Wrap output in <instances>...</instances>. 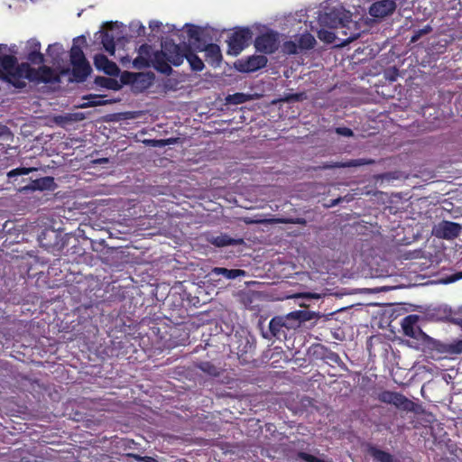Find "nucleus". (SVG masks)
<instances>
[{"instance_id": "1", "label": "nucleus", "mask_w": 462, "mask_h": 462, "mask_svg": "<svg viewBox=\"0 0 462 462\" xmlns=\"http://www.w3.org/2000/svg\"><path fill=\"white\" fill-rule=\"evenodd\" d=\"M34 68L28 62L18 63L17 58L14 55H4L0 57V79L8 82L16 88L26 87L25 80L32 82Z\"/></svg>"}, {"instance_id": "2", "label": "nucleus", "mask_w": 462, "mask_h": 462, "mask_svg": "<svg viewBox=\"0 0 462 462\" xmlns=\"http://www.w3.org/2000/svg\"><path fill=\"white\" fill-rule=\"evenodd\" d=\"M419 320V315L411 314L406 316L401 323L403 334L415 339L418 344V348H421L422 346L423 348L431 350L432 347L436 346L437 340L433 339L421 330L418 325Z\"/></svg>"}, {"instance_id": "3", "label": "nucleus", "mask_w": 462, "mask_h": 462, "mask_svg": "<svg viewBox=\"0 0 462 462\" xmlns=\"http://www.w3.org/2000/svg\"><path fill=\"white\" fill-rule=\"evenodd\" d=\"M173 52L175 53L174 58H172L171 64L175 67H178L183 63L184 59L188 60L190 65V68L194 71H201L204 69V62L194 52L190 44L182 43V44H171L170 46Z\"/></svg>"}, {"instance_id": "4", "label": "nucleus", "mask_w": 462, "mask_h": 462, "mask_svg": "<svg viewBox=\"0 0 462 462\" xmlns=\"http://www.w3.org/2000/svg\"><path fill=\"white\" fill-rule=\"evenodd\" d=\"M300 325L298 315L291 313L286 317L276 316L269 322V331L273 337L277 340H285L288 333L291 329H295Z\"/></svg>"}, {"instance_id": "5", "label": "nucleus", "mask_w": 462, "mask_h": 462, "mask_svg": "<svg viewBox=\"0 0 462 462\" xmlns=\"http://www.w3.org/2000/svg\"><path fill=\"white\" fill-rule=\"evenodd\" d=\"M171 44H176L172 40L165 41L162 45V51H156L153 52L151 60L152 66L160 73L170 76L172 73V68L169 63L171 64L172 58L175 53L170 48Z\"/></svg>"}, {"instance_id": "6", "label": "nucleus", "mask_w": 462, "mask_h": 462, "mask_svg": "<svg viewBox=\"0 0 462 462\" xmlns=\"http://www.w3.org/2000/svg\"><path fill=\"white\" fill-rule=\"evenodd\" d=\"M252 32L248 28H238L228 38L227 54L236 56L249 45Z\"/></svg>"}, {"instance_id": "7", "label": "nucleus", "mask_w": 462, "mask_h": 462, "mask_svg": "<svg viewBox=\"0 0 462 462\" xmlns=\"http://www.w3.org/2000/svg\"><path fill=\"white\" fill-rule=\"evenodd\" d=\"M361 35V29L358 23L351 19L350 15H346L343 24L337 31V40L343 46L347 45L351 42L358 39Z\"/></svg>"}, {"instance_id": "8", "label": "nucleus", "mask_w": 462, "mask_h": 462, "mask_svg": "<svg viewBox=\"0 0 462 462\" xmlns=\"http://www.w3.org/2000/svg\"><path fill=\"white\" fill-rule=\"evenodd\" d=\"M378 400L382 402L387 404H393L396 408L406 411H413L415 403L405 397L403 394L392 392V391H383L378 395Z\"/></svg>"}, {"instance_id": "9", "label": "nucleus", "mask_w": 462, "mask_h": 462, "mask_svg": "<svg viewBox=\"0 0 462 462\" xmlns=\"http://www.w3.org/2000/svg\"><path fill=\"white\" fill-rule=\"evenodd\" d=\"M267 61L268 60L264 55H252L238 60L235 66L239 72L251 73L264 68Z\"/></svg>"}, {"instance_id": "10", "label": "nucleus", "mask_w": 462, "mask_h": 462, "mask_svg": "<svg viewBox=\"0 0 462 462\" xmlns=\"http://www.w3.org/2000/svg\"><path fill=\"white\" fill-rule=\"evenodd\" d=\"M254 46L260 52L266 54L273 53L278 49L277 33L270 32L257 36L254 41Z\"/></svg>"}, {"instance_id": "11", "label": "nucleus", "mask_w": 462, "mask_h": 462, "mask_svg": "<svg viewBox=\"0 0 462 462\" xmlns=\"http://www.w3.org/2000/svg\"><path fill=\"white\" fill-rule=\"evenodd\" d=\"M346 15L347 14H346L344 10L333 8L329 12H326L324 14L320 15L319 22L324 27L338 31Z\"/></svg>"}, {"instance_id": "12", "label": "nucleus", "mask_w": 462, "mask_h": 462, "mask_svg": "<svg viewBox=\"0 0 462 462\" xmlns=\"http://www.w3.org/2000/svg\"><path fill=\"white\" fill-rule=\"evenodd\" d=\"M461 226L459 224L443 220L435 226L433 233L437 237L444 239H454L459 236Z\"/></svg>"}, {"instance_id": "13", "label": "nucleus", "mask_w": 462, "mask_h": 462, "mask_svg": "<svg viewBox=\"0 0 462 462\" xmlns=\"http://www.w3.org/2000/svg\"><path fill=\"white\" fill-rule=\"evenodd\" d=\"M28 183L23 186H20V190H51L53 191L57 188V184L55 183V180L53 177L46 176L39 179H29Z\"/></svg>"}, {"instance_id": "14", "label": "nucleus", "mask_w": 462, "mask_h": 462, "mask_svg": "<svg viewBox=\"0 0 462 462\" xmlns=\"http://www.w3.org/2000/svg\"><path fill=\"white\" fill-rule=\"evenodd\" d=\"M396 7L394 0H379L369 7V14L374 18H383L393 14Z\"/></svg>"}, {"instance_id": "15", "label": "nucleus", "mask_w": 462, "mask_h": 462, "mask_svg": "<svg viewBox=\"0 0 462 462\" xmlns=\"http://www.w3.org/2000/svg\"><path fill=\"white\" fill-rule=\"evenodd\" d=\"M187 35L189 40V44L194 48V51H198L199 45L208 44L207 40L208 33L205 29L194 24H187Z\"/></svg>"}, {"instance_id": "16", "label": "nucleus", "mask_w": 462, "mask_h": 462, "mask_svg": "<svg viewBox=\"0 0 462 462\" xmlns=\"http://www.w3.org/2000/svg\"><path fill=\"white\" fill-rule=\"evenodd\" d=\"M32 82L36 83H58L60 82V76L54 71L53 69L42 65L38 69H34V73H32Z\"/></svg>"}, {"instance_id": "17", "label": "nucleus", "mask_w": 462, "mask_h": 462, "mask_svg": "<svg viewBox=\"0 0 462 462\" xmlns=\"http://www.w3.org/2000/svg\"><path fill=\"white\" fill-rule=\"evenodd\" d=\"M313 355L329 365H339L342 362L338 354L321 344L313 346Z\"/></svg>"}, {"instance_id": "18", "label": "nucleus", "mask_w": 462, "mask_h": 462, "mask_svg": "<svg viewBox=\"0 0 462 462\" xmlns=\"http://www.w3.org/2000/svg\"><path fill=\"white\" fill-rule=\"evenodd\" d=\"M94 64L97 69L102 70L109 76H117L120 72L118 66L104 54H97L94 58Z\"/></svg>"}, {"instance_id": "19", "label": "nucleus", "mask_w": 462, "mask_h": 462, "mask_svg": "<svg viewBox=\"0 0 462 462\" xmlns=\"http://www.w3.org/2000/svg\"><path fill=\"white\" fill-rule=\"evenodd\" d=\"M198 51H205L206 60L212 66H217L221 62L222 54L217 44L208 43V45H199Z\"/></svg>"}, {"instance_id": "20", "label": "nucleus", "mask_w": 462, "mask_h": 462, "mask_svg": "<svg viewBox=\"0 0 462 462\" xmlns=\"http://www.w3.org/2000/svg\"><path fill=\"white\" fill-rule=\"evenodd\" d=\"M91 71L92 69L88 61L72 64L71 74L73 80L78 83L84 82Z\"/></svg>"}, {"instance_id": "21", "label": "nucleus", "mask_w": 462, "mask_h": 462, "mask_svg": "<svg viewBox=\"0 0 462 462\" xmlns=\"http://www.w3.org/2000/svg\"><path fill=\"white\" fill-rule=\"evenodd\" d=\"M208 241L217 246V247H225L228 245H240L244 244L243 238H233L226 234H220L217 236H211L208 239Z\"/></svg>"}, {"instance_id": "22", "label": "nucleus", "mask_w": 462, "mask_h": 462, "mask_svg": "<svg viewBox=\"0 0 462 462\" xmlns=\"http://www.w3.org/2000/svg\"><path fill=\"white\" fill-rule=\"evenodd\" d=\"M138 79L136 78L134 87L140 90L148 89L154 82L155 75L154 73L149 72H139L137 74Z\"/></svg>"}, {"instance_id": "23", "label": "nucleus", "mask_w": 462, "mask_h": 462, "mask_svg": "<svg viewBox=\"0 0 462 462\" xmlns=\"http://www.w3.org/2000/svg\"><path fill=\"white\" fill-rule=\"evenodd\" d=\"M245 271L242 269H226L224 267H214L211 270V274L223 275L225 278L228 280H233L237 277L245 276Z\"/></svg>"}, {"instance_id": "24", "label": "nucleus", "mask_w": 462, "mask_h": 462, "mask_svg": "<svg viewBox=\"0 0 462 462\" xmlns=\"http://www.w3.org/2000/svg\"><path fill=\"white\" fill-rule=\"evenodd\" d=\"M431 350H437L439 353L448 352L450 354H462V339H458L448 346H444L439 341H437V345L435 347H432Z\"/></svg>"}, {"instance_id": "25", "label": "nucleus", "mask_w": 462, "mask_h": 462, "mask_svg": "<svg viewBox=\"0 0 462 462\" xmlns=\"http://www.w3.org/2000/svg\"><path fill=\"white\" fill-rule=\"evenodd\" d=\"M368 453L377 461L380 462H398L392 454L387 451L382 450L374 446L368 448Z\"/></svg>"}, {"instance_id": "26", "label": "nucleus", "mask_w": 462, "mask_h": 462, "mask_svg": "<svg viewBox=\"0 0 462 462\" xmlns=\"http://www.w3.org/2000/svg\"><path fill=\"white\" fill-rule=\"evenodd\" d=\"M116 38H117V40L120 39V37H116L112 33H109L107 31L101 32V43L106 51H107L110 55H114L116 51Z\"/></svg>"}, {"instance_id": "27", "label": "nucleus", "mask_w": 462, "mask_h": 462, "mask_svg": "<svg viewBox=\"0 0 462 462\" xmlns=\"http://www.w3.org/2000/svg\"><path fill=\"white\" fill-rule=\"evenodd\" d=\"M94 82L97 86L106 89L118 90L121 88L116 79L103 76L96 77Z\"/></svg>"}, {"instance_id": "28", "label": "nucleus", "mask_w": 462, "mask_h": 462, "mask_svg": "<svg viewBox=\"0 0 462 462\" xmlns=\"http://www.w3.org/2000/svg\"><path fill=\"white\" fill-rule=\"evenodd\" d=\"M297 42H298L300 50L307 51V50H311L314 48V46L316 44V40L312 34L306 32V33L301 34L299 37Z\"/></svg>"}, {"instance_id": "29", "label": "nucleus", "mask_w": 462, "mask_h": 462, "mask_svg": "<svg viewBox=\"0 0 462 462\" xmlns=\"http://www.w3.org/2000/svg\"><path fill=\"white\" fill-rule=\"evenodd\" d=\"M196 366L204 372L205 374L217 377L219 375L220 372L217 366L208 361H201L196 365Z\"/></svg>"}, {"instance_id": "30", "label": "nucleus", "mask_w": 462, "mask_h": 462, "mask_svg": "<svg viewBox=\"0 0 462 462\" xmlns=\"http://www.w3.org/2000/svg\"><path fill=\"white\" fill-rule=\"evenodd\" d=\"M69 58L71 65L88 61L82 49L75 44L70 49Z\"/></svg>"}, {"instance_id": "31", "label": "nucleus", "mask_w": 462, "mask_h": 462, "mask_svg": "<svg viewBox=\"0 0 462 462\" xmlns=\"http://www.w3.org/2000/svg\"><path fill=\"white\" fill-rule=\"evenodd\" d=\"M144 144L152 147H164L166 145L174 144L177 143V138L168 139H145L143 142Z\"/></svg>"}, {"instance_id": "32", "label": "nucleus", "mask_w": 462, "mask_h": 462, "mask_svg": "<svg viewBox=\"0 0 462 462\" xmlns=\"http://www.w3.org/2000/svg\"><path fill=\"white\" fill-rule=\"evenodd\" d=\"M35 171L34 168L18 167L7 172V178L10 182L16 181V178L22 175H27Z\"/></svg>"}, {"instance_id": "33", "label": "nucleus", "mask_w": 462, "mask_h": 462, "mask_svg": "<svg viewBox=\"0 0 462 462\" xmlns=\"http://www.w3.org/2000/svg\"><path fill=\"white\" fill-rule=\"evenodd\" d=\"M372 163H374L373 160L360 158V159L348 160L345 162L340 163L337 166L342 167V168H350V167H360V166H364V165H369Z\"/></svg>"}, {"instance_id": "34", "label": "nucleus", "mask_w": 462, "mask_h": 462, "mask_svg": "<svg viewBox=\"0 0 462 462\" xmlns=\"http://www.w3.org/2000/svg\"><path fill=\"white\" fill-rule=\"evenodd\" d=\"M318 37L320 41L327 43H333L337 39V31L336 32L328 31L326 29H320L318 32Z\"/></svg>"}, {"instance_id": "35", "label": "nucleus", "mask_w": 462, "mask_h": 462, "mask_svg": "<svg viewBox=\"0 0 462 462\" xmlns=\"http://www.w3.org/2000/svg\"><path fill=\"white\" fill-rule=\"evenodd\" d=\"M103 98H104L103 96H97V95L92 96V95H90L88 97V101L87 103L82 104L80 106V107L86 108V107H94V106H98L106 105L107 103V101L104 100Z\"/></svg>"}, {"instance_id": "36", "label": "nucleus", "mask_w": 462, "mask_h": 462, "mask_svg": "<svg viewBox=\"0 0 462 462\" xmlns=\"http://www.w3.org/2000/svg\"><path fill=\"white\" fill-rule=\"evenodd\" d=\"M432 32V27L430 24L425 25L423 28L415 30L411 37L410 42H417L423 35L429 34Z\"/></svg>"}, {"instance_id": "37", "label": "nucleus", "mask_w": 462, "mask_h": 462, "mask_svg": "<svg viewBox=\"0 0 462 462\" xmlns=\"http://www.w3.org/2000/svg\"><path fill=\"white\" fill-rule=\"evenodd\" d=\"M26 59L29 62L40 65L44 62V55L41 51H28Z\"/></svg>"}, {"instance_id": "38", "label": "nucleus", "mask_w": 462, "mask_h": 462, "mask_svg": "<svg viewBox=\"0 0 462 462\" xmlns=\"http://www.w3.org/2000/svg\"><path fill=\"white\" fill-rule=\"evenodd\" d=\"M134 68L142 69L151 66V60L142 55H138L133 61Z\"/></svg>"}, {"instance_id": "39", "label": "nucleus", "mask_w": 462, "mask_h": 462, "mask_svg": "<svg viewBox=\"0 0 462 462\" xmlns=\"http://www.w3.org/2000/svg\"><path fill=\"white\" fill-rule=\"evenodd\" d=\"M245 101H246V96L243 93H236L233 95H228L226 97V102L228 104L238 105V104H243Z\"/></svg>"}, {"instance_id": "40", "label": "nucleus", "mask_w": 462, "mask_h": 462, "mask_svg": "<svg viewBox=\"0 0 462 462\" xmlns=\"http://www.w3.org/2000/svg\"><path fill=\"white\" fill-rule=\"evenodd\" d=\"M262 222L282 223V224H304L306 221L303 218H296V219L272 218V219L263 220Z\"/></svg>"}, {"instance_id": "41", "label": "nucleus", "mask_w": 462, "mask_h": 462, "mask_svg": "<svg viewBox=\"0 0 462 462\" xmlns=\"http://www.w3.org/2000/svg\"><path fill=\"white\" fill-rule=\"evenodd\" d=\"M61 45L59 43L50 44L47 49L48 55L52 57V59L58 60L60 58L61 52Z\"/></svg>"}, {"instance_id": "42", "label": "nucleus", "mask_w": 462, "mask_h": 462, "mask_svg": "<svg viewBox=\"0 0 462 462\" xmlns=\"http://www.w3.org/2000/svg\"><path fill=\"white\" fill-rule=\"evenodd\" d=\"M137 74L138 73L125 71L121 75V82L123 84H132L134 86L136 78L138 79Z\"/></svg>"}, {"instance_id": "43", "label": "nucleus", "mask_w": 462, "mask_h": 462, "mask_svg": "<svg viewBox=\"0 0 462 462\" xmlns=\"http://www.w3.org/2000/svg\"><path fill=\"white\" fill-rule=\"evenodd\" d=\"M283 50L288 54H297L300 48L298 42L289 41L283 44Z\"/></svg>"}, {"instance_id": "44", "label": "nucleus", "mask_w": 462, "mask_h": 462, "mask_svg": "<svg viewBox=\"0 0 462 462\" xmlns=\"http://www.w3.org/2000/svg\"><path fill=\"white\" fill-rule=\"evenodd\" d=\"M297 457L300 458L306 462H326L324 459L317 457L313 455L308 454L306 452L300 451L297 453Z\"/></svg>"}, {"instance_id": "45", "label": "nucleus", "mask_w": 462, "mask_h": 462, "mask_svg": "<svg viewBox=\"0 0 462 462\" xmlns=\"http://www.w3.org/2000/svg\"><path fill=\"white\" fill-rule=\"evenodd\" d=\"M128 456L133 457L134 460L140 461V462H159V460L157 458L152 457H148V456L143 457V456H140L137 454H129Z\"/></svg>"}, {"instance_id": "46", "label": "nucleus", "mask_w": 462, "mask_h": 462, "mask_svg": "<svg viewBox=\"0 0 462 462\" xmlns=\"http://www.w3.org/2000/svg\"><path fill=\"white\" fill-rule=\"evenodd\" d=\"M12 136V133L6 125H0V141H7Z\"/></svg>"}, {"instance_id": "47", "label": "nucleus", "mask_w": 462, "mask_h": 462, "mask_svg": "<svg viewBox=\"0 0 462 462\" xmlns=\"http://www.w3.org/2000/svg\"><path fill=\"white\" fill-rule=\"evenodd\" d=\"M28 51H41V42L36 39H31L27 42Z\"/></svg>"}, {"instance_id": "48", "label": "nucleus", "mask_w": 462, "mask_h": 462, "mask_svg": "<svg viewBox=\"0 0 462 462\" xmlns=\"http://www.w3.org/2000/svg\"><path fill=\"white\" fill-rule=\"evenodd\" d=\"M336 133L339 135L346 136V137H351L354 135V132L352 129L348 127H337Z\"/></svg>"}, {"instance_id": "49", "label": "nucleus", "mask_w": 462, "mask_h": 462, "mask_svg": "<svg viewBox=\"0 0 462 462\" xmlns=\"http://www.w3.org/2000/svg\"><path fill=\"white\" fill-rule=\"evenodd\" d=\"M302 96L303 94L302 93H296V94H292V95H290L289 97H287L285 98L286 101H300L302 99Z\"/></svg>"}, {"instance_id": "50", "label": "nucleus", "mask_w": 462, "mask_h": 462, "mask_svg": "<svg viewBox=\"0 0 462 462\" xmlns=\"http://www.w3.org/2000/svg\"><path fill=\"white\" fill-rule=\"evenodd\" d=\"M107 30L113 31L115 27H118L117 22H108L106 23Z\"/></svg>"}, {"instance_id": "51", "label": "nucleus", "mask_w": 462, "mask_h": 462, "mask_svg": "<svg viewBox=\"0 0 462 462\" xmlns=\"http://www.w3.org/2000/svg\"><path fill=\"white\" fill-rule=\"evenodd\" d=\"M145 33V27L143 24L138 25L137 36H143Z\"/></svg>"}, {"instance_id": "52", "label": "nucleus", "mask_w": 462, "mask_h": 462, "mask_svg": "<svg viewBox=\"0 0 462 462\" xmlns=\"http://www.w3.org/2000/svg\"><path fill=\"white\" fill-rule=\"evenodd\" d=\"M343 200H344V199H343V198H341V197H340V198H337V199H333V200L331 201V203H330V205H329V206H330V207H332V206H337V205H338V204H339L341 201H343Z\"/></svg>"}, {"instance_id": "53", "label": "nucleus", "mask_w": 462, "mask_h": 462, "mask_svg": "<svg viewBox=\"0 0 462 462\" xmlns=\"http://www.w3.org/2000/svg\"><path fill=\"white\" fill-rule=\"evenodd\" d=\"M161 23L160 22H157V21H152L150 23V27L152 29H155V28H159L161 26Z\"/></svg>"}, {"instance_id": "54", "label": "nucleus", "mask_w": 462, "mask_h": 462, "mask_svg": "<svg viewBox=\"0 0 462 462\" xmlns=\"http://www.w3.org/2000/svg\"><path fill=\"white\" fill-rule=\"evenodd\" d=\"M148 49H149V46L147 44H143L141 47H140V52L143 53V52H146L148 53Z\"/></svg>"}, {"instance_id": "55", "label": "nucleus", "mask_w": 462, "mask_h": 462, "mask_svg": "<svg viewBox=\"0 0 462 462\" xmlns=\"http://www.w3.org/2000/svg\"><path fill=\"white\" fill-rule=\"evenodd\" d=\"M6 51V45L0 44V57H3L5 54H3V51Z\"/></svg>"}, {"instance_id": "56", "label": "nucleus", "mask_w": 462, "mask_h": 462, "mask_svg": "<svg viewBox=\"0 0 462 462\" xmlns=\"http://www.w3.org/2000/svg\"><path fill=\"white\" fill-rule=\"evenodd\" d=\"M454 323L458 325L459 327H461L462 326V319H454Z\"/></svg>"}, {"instance_id": "57", "label": "nucleus", "mask_w": 462, "mask_h": 462, "mask_svg": "<svg viewBox=\"0 0 462 462\" xmlns=\"http://www.w3.org/2000/svg\"><path fill=\"white\" fill-rule=\"evenodd\" d=\"M263 337H265V338H270V337H268V335H266V334H263Z\"/></svg>"}]
</instances>
